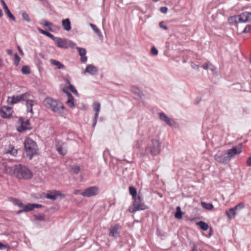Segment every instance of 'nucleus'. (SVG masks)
I'll return each mask as SVG.
<instances>
[{
    "mask_svg": "<svg viewBox=\"0 0 251 251\" xmlns=\"http://www.w3.org/2000/svg\"><path fill=\"white\" fill-rule=\"evenodd\" d=\"M159 118L161 120L164 121L170 126H173L175 124L174 120L167 117V116L164 113H159Z\"/></svg>",
    "mask_w": 251,
    "mask_h": 251,
    "instance_id": "obj_16",
    "label": "nucleus"
},
{
    "mask_svg": "<svg viewBox=\"0 0 251 251\" xmlns=\"http://www.w3.org/2000/svg\"><path fill=\"white\" fill-rule=\"evenodd\" d=\"M160 11L163 13H166L168 11V8L166 7H161L160 8Z\"/></svg>",
    "mask_w": 251,
    "mask_h": 251,
    "instance_id": "obj_47",
    "label": "nucleus"
},
{
    "mask_svg": "<svg viewBox=\"0 0 251 251\" xmlns=\"http://www.w3.org/2000/svg\"><path fill=\"white\" fill-rule=\"evenodd\" d=\"M119 226L117 225L111 227L110 229L109 235L114 237H117L119 234Z\"/></svg>",
    "mask_w": 251,
    "mask_h": 251,
    "instance_id": "obj_21",
    "label": "nucleus"
},
{
    "mask_svg": "<svg viewBox=\"0 0 251 251\" xmlns=\"http://www.w3.org/2000/svg\"><path fill=\"white\" fill-rule=\"evenodd\" d=\"M90 25L92 28V29L94 30L95 32L99 36V37L101 39H102V38H103L102 35L101 34L100 30L97 28V27L95 25H94L92 24H90Z\"/></svg>",
    "mask_w": 251,
    "mask_h": 251,
    "instance_id": "obj_29",
    "label": "nucleus"
},
{
    "mask_svg": "<svg viewBox=\"0 0 251 251\" xmlns=\"http://www.w3.org/2000/svg\"><path fill=\"white\" fill-rule=\"evenodd\" d=\"M25 212V211H23V208L22 209L18 211L17 212V214H19L21 213L22 212Z\"/></svg>",
    "mask_w": 251,
    "mask_h": 251,
    "instance_id": "obj_56",
    "label": "nucleus"
},
{
    "mask_svg": "<svg viewBox=\"0 0 251 251\" xmlns=\"http://www.w3.org/2000/svg\"><path fill=\"white\" fill-rule=\"evenodd\" d=\"M250 62H251V57H250Z\"/></svg>",
    "mask_w": 251,
    "mask_h": 251,
    "instance_id": "obj_62",
    "label": "nucleus"
},
{
    "mask_svg": "<svg viewBox=\"0 0 251 251\" xmlns=\"http://www.w3.org/2000/svg\"><path fill=\"white\" fill-rule=\"evenodd\" d=\"M54 40L57 47L60 48H68L69 47L74 48L76 46L75 43L70 40L59 37H55Z\"/></svg>",
    "mask_w": 251,
    "mask_h": 251,
    "instance_id": "obj_6",
    "label": "nucleus"
},
{
    "mask_svg": "<svg viewBox=\"0 0 251 251\" xmlns=\"http://www.w3.org/2000/svg\"><path fill=\"white\" fill-rule=\"evenodd\" d=\"M62 24L64 30L69 31L71 29V23L69 19L63 20L62 22Z\"/></svg>",
    "mask_w": 251,
    "mask_h": 251,
    "instance_id": "obj_23",
    "label": "nucleus"
},
{
    "mask_svg": "<svg viewBox=\"0 0 251 251\" xmlns=\"http://www.w3.org/2000/svg\"><path fill=\"white\" fill-rule=\"evenodd\" d=\"M13 112L11 107L4 106L0 109V115L4 118H9Z\"/></svg>",
    "mask_w": 251,
    "mask_h": 251,
    "instance_id": "obj_13",
    "label": "nucleus"
},
{
    "mask_svg": "<svg viewBox=\"0 0 251 251\" xmlns=\"http://www.w3.org/2000/svg\"><path fill=\"white\" fill-rule=\"evenodd\" d=\"M71 169H72V171L74 173L76 174H77L80 170V167L78 166H75V165L71 167Z\"/></svg>",
    "mask_w": 251,
    "mask_h": 251,
    "instance_id": "obj_40",
    "label": "nucleus"
},
{
    "mask_svg": "<svg viewBox=\"0 0 251 251\" xmlns=\"http://www.w3.org/2000/svg\"><path fill=\"white\" fill-rule=\"evenodd\" d=\"M1 2L2 4L3 5V8H5V7H7L6 4L5 3V2L3 0H1Z\"/></svg>",
    "mask_w": 251,
    "mask_h": 251,
    "instance_id": "obj_53",
    "label": "nucleus"
},
{
    "mask_svg": "<svg viewBox=\"0 0 251 251\" xmlns=\"http://www.w3.org/2000/svg\"><path fill=\"white\" fill-rule=\"evenodd\" d=\"M129 190L130 194L134 200L132 205L129 207V210L130 212L133 213L141 209V201L139 196L137 199H136L137 191L134 187L130 186Z\"/></svg>",
    "mask_w": 251,
    "mask_h": 251,
    "instance_id": "obj_3",
    "label": "nucleus"
},
{
    "mask_svg": "<svg viewBox=\"0 0 251 251\" xmlns=\"http://www.w3.org/2000/svg\"><path fill=\"white\" fill-rule=\"evenodd\" d=\"M97 122V118H96V117H94V122L92 125V126L93 127H95V126L96 125Z\"/></svg>",
    "mask_w": 251,
    "mask_h": 251,
    "instance_id": "obj_50",
    "label": "nucleus"
},
{
    "mask_svg": "<svg viewBox=\"0 0 251 251\" xmlns=\"http://www.w3.org/2000/svg\"><path fill=\"white\" fill-rule=\"evenodd\" d=\"M92 106L94 111L96 112L94 117H96V118H98L99 112L100 110V104L98 101H95L93 103Z\"/></svg>",
    "mask_w": 251,
    "mask_h": 251,
    "instance_id": "obj_25",
    "label": "nucleus"
},
{
    "mask_svg": "<svg viewBox=\"0 0 251 251\" xmlns=\"http://www.w3.org/2000/svg\"><path fill=\"white\" fill-rule=\"evenodd\" d=\"M201 205L203 208L208 210H212L214 208V206L212 204L206 203L204 201H201Z\"/></svg>",
    "mask_w": 251,
    "mask_h": 251,
    "instance_id": "obj_26",
    "label": "nucleus"
},
{
    "mask_svg": "<svg viewBox=\"0 0 251 251\" xmlns=\"http://www.w3.org/2000/svg\"><path fill=\"white\" fill-rule=\"evenodd\" d=\"M19 126H18L17 129L18 131L22 132L26 130H30L32 128L28 121L24 122L22 118H20L18 121Z\"/></svg>",
    "mask_w": 251,
    "mask_h": 251,
    "instance_id": "obj_11",
    "label": "nucleus"
},
{
    "mask_svg": "<svg viewBox=\"0 0 251 251\" xmlns=\"http://www.w3.org/2000/svg\"><path fill=\"white\" fill-rule=\"evenodd\" d=\"M56 150L61 155H65L67 151V145L65 143L58 142L56 145Z\"/></svg>",
    "mask_w": 251,
    "mask_h": 251,
    "instance_id": "obj_14",
    "label": "nucleus"
},
{
    "mask_svg": "<svg viewBox=\"0 0 251 251\" xmlns=\"http://www.w3.org/2000/svg\"><path fill=\"white\" fill-rule=\"evenodd\" d=\"M146 208L145 207H143V205H142V209L143 210V209H146Z\"/></svg>",
    "mask_w": 251,
    "mask_h": 251,
    "instance_id": "obj_60",
    "label": "nucleus"
},
{
    "mask_svg": "<svg viewBox=\"0 0 251 251\" xmlns=\"http://www.w3.org/2000/svg\"><path fill=\"white\" fill-rule=\"evenodd\" d=\"M147 153H150L152 155H156L160 152V143L159 138L157 137L151 139V143L146 149Z\"/></svg>",
    "mask_w": 251,
    "mask_h": 251,
    "instance_id": "obj_4",
    "label": "nucleus"
},
{
    "mask_svg": "<svg viewBox=\"0 0 251 251\" xmlns=\"http://www.w3.org/2000/svg\"><path fill=\"white\" fill-rule=\"evenodd\" d=\"M8 53L11 54L12 53V50H7Z\"/></svg>",
    "mask_w": 251,
    "mask_h": 251,
    "instance_id": "obj_58",
    "label": "nucleus"
},
{
    "mask_svg": "<svg viewBox=\"0 0 251 251\" xmlns=\"http://www.w3.org/2000/svg\"><path fill=\"white\" fill-rule=\"evenodd\" d=\"M3 15L2 11L1 10H0V18Z\"/></svg>",
    "mask_w": 251,
    "mask_h": 251,
    "instance_id": "obj_59",
    "label": "nucleus"
},
{
    "mask_svg": "<svg viewBox=\"0 0 251 251\" xmlns=\"http://www.w3.org/2000/svg\"><path fill=\"white\" fill-rule=\"evenodd\" d=\"M45 197L47 199L51 200H55L58 197L64 198H65V196L64 194L61 193V192L59 191L53 190L49 191L48 193H47Z\"/></svg>",
    "mask_w": 251,
    "mask_h": 251,
    "instance_id": "obj_12",
    "label": "nucleus"
},
{
    "mask_svg": "<svg viewBox=\"0 0 251 251\" xmlns=\"http://www.w3.org/2000/svg\"><path fill=\"white\" fill-rule=\"evenodd\" d=\"M197 225L199 226L200 227V228L203 230H207L209 227L208 224L202 221L198 222L197 223Z\"/></svg>",
    "mask_w": 251,
    "mask_h": 251,
    "instance_id": "obj_30",
    "label": "nucleus"
},
{
    "mask_svg": "<svg viewBox=\"0 0 251 251\" xmlns=\"http://www.w3.org/2000/svg\"><path fill=\"white\" fill-rule=\"evenodd\" d=\"M21 71L23 74L27 75L30 73V69L27 66H24L22 68Z\"/></svg>",
    "mask_w": 251,
    "mask_h": 251,
    "instance_id": "obj_36",
    "label": "nucleus"
},
{
    "mask_svg": "<svg viewBox=\"0 0 251 251\" xmlns=\"http://www.w3.org/2000/svg\"><path fill=\"white\" fill-rule=\"evenodd\" d=\"M25 148L26 154L31 159L32 156L37 153V145L35 142L30 138H27L25 142Z\"/></svg>",
    "mask_w": 251,
    "mask_h": 251,
    "instance_id": "obj_5",
    "label": "nucleus"
},
{
    "mask_svg": "<svg viewBox=\"0 0 251 251\" xmlns=\"http://www.w3.org/2000/svg\"><path fill=\"white\" fill-rule=\"evenodd\" d=\"M159 118L161 120L164 121L170 126H173L175 124L174 120L167 117V116L164 113H159Z\"/></svg>",
    "mask_w": 251,
    "mask_h": 251,
    "instance_id": "obj_15",
    "label": "nucleus"
},
{
    "mask_svg": "<svg viewBox=\"0 0 251 251\" xmlns=\"http://www.w3.org/2000/svg\"><path fill=\"white\" fill-rule=\"evenodd\" d=\"M36 219L39 221H44L45 220V216L43 215H40L35 216Z\"/></svg>",
    "mask_w": 251,
    "mask_h": 251,
    "instance_id": "obj_46",
    "label": "nucleus"
},
{
    "mask_svg": "<svg viewBox=\"0 0 251 251\" xmlns=\"http://www.w3.org/2000/svg\"><path fill=\"white\" fill-rule=\"evenodd\" d=\"M183 213L179 206L176 207V212L175 215V217L177 219H181L182 217Z\"/></svg>",
    "mask_w": 251,
    "mask_h": 251,
    "instance_id": "obj_31",
    "label": "nucleus"
},
{
    "mask_svg": "<svg viewBox=\"0 0 251 251\" xmlns=\"http://www.w3.org/2000/svg\"><path fill=\"white\" fill-rule=\"evenodd\" d=\"M245 207L243 202H240L233 207L230 208L228 210L226 211V215L229 219H234L236 213V211L238 209H243Z\"/></svg>",
    "mask_w": 251,
    "mask_h": 251,
    "instance_id": "obj_9",
    "label": "nucleus"
},
{
    "mask_svg": "<svg viewBox=\"0 0 251 251\" xmlns=\"http://www.w3.org/2000/svg\"><path fill=\"white\" fill-rule=\"evenodd\" d=\"M41 24L48 27L50 30H51V27L53 26V24L51 23H50L46 20H42Z\"/></svg>",
    "mask_w": 251,
    "mask_h": 251,
    "instance_id": "obj_33",
    "label": "nucleus"
},
{
    "mask_svg": "<svg viewBox=\"0 0 251 251\" xmlns=\"http://www.w3.org/2000/svg\"><path fill=\"white\" fill-rule=\"evenodd\" d=\"M239 20L243 22L251 21V12H245L239 16Z\"/></svg>",
    "mask_w": 251,
    "mask_h": 251,
    "instance_id": "obj_18",
    "label": "nucleus"
},
{
    "mask_svg": "<svg viewBox=\"0 0 251 251\" xmlns=\"http://www.w3.org/2000/svg\"><path fill=\"white\" fill-rule=\"evenodd\" d=\"M29 97L30 94L26 92L22 95L9 97L8 98L7 101L9 103L14 104L20 101L25 100H26L29 99Z\"/></svg>",
    "mask_w": 251,
    "mask_h": 251,
    "instance_id": "obj_7",
    "label": "nucleus"
},
{
    "mask_svg": "<svg viewBox=\"0 0 251 251\" xmlns=\"http://www.w3.org/2000/svg\"><path fill=\"white\" fill-rule=\"evenodd\" d=\"M66 81L67 82V84L69 85L70 90L72 91L74 94L77 95V92L75 87H74L73 85L71 84V83H70L68 79H66Z\"/></svg>",
    "mask_w": 251,
    "mask_h": 251,
    "instance_id": "obj_37",
    "label": "nucleus"
},
{
    "mask_svg": "<svg viewBox=\"0 0 251 251\" xmlns=\"http://www.w3.org/2000/svg\"><path fill=\"white\" fill-rule=\"evenodd\" d=\"M247 164L248 166H251V156L248 158L247 161Z\"/></svg>",
    "mask_w": 251,
    "mask_h": 251,
    "instance_id": "obj_49",
    "label": "nucleus"
},
{
    "mask_svg": "<svg viewBox=\"0 0 251 251\" xmlns=\"http://www.w3.org/2000/svg\"><path fill=\"white\" fill-rule=\"evenodd\" d=\"M1 66V60L0 59V67Z\"/></svg>",
    "mask_w": 251,
    "mask_h": 251,
    "instance_id": "obj_61",
    "label": "nucleus"
},
{
    "mask_svg": "<svg viewBox=\"0 0 251 251\" xmlns=\"http://www.w3.org/2000/svg\"><path fill=\"white\" fill-rule=\"evenodd\" d=\"M44 105L53 112L61 114L64 112L65 107L63 104L58 100L50 98H46L44 101Z\"/></svg>",
    "mask_w": 251,
    "mask_h": 251,
    "instance_id": "obj_2",
    "label": "nucleus"
},
{
    "mask_svg": "<svg viewBox=\"0 0 251 251\" xmlns=\"http://www.w3.org/2000/svg\"><path fill=\"white\" fill-rule=\"evenodd\" d=\"M202 68L204 69H208V64L207 63H205L202 65Z\"/></svg>",
    "mask_w": 251,
    "mask_h": 251,
    "instance_id": "obj_54",
    "label": "nucleus"
},
{
    "mask_svg": "<svg viewBox=\"0 0 251 251\" xmlns=\"http://www.w3.org/2000/svg\"><path fill=\"white\" fill-rule=\"evenodd\" d=\"M241 152V150L238 151L237 149L236 148L234 147L231 149L228 150L226 154H227V155H228V156L229 157V158L230 159L232 156L235 155L237 154L240 153Z\"/></svg>",
    "mask_w": 251,
    "mask_h": 251,
    "instance_id": "obj_22",
    "label": "nucleus"
},
{
    "mask_svg": "<svg viewBox=\"0 0 251 251\" xmlns=\"http://www.w3.org/2000/svg\"><path fill=\"white\" fill-rule=\"evenodd\" d=\"M14 59L15 61V64L16 66H18L20 61V58L17 53L14 55Z\"/></svg>",
    "mask_w": 251,
    "mask_h": 251,
    "instance_id": "obj_42",
    "label": "nucleus"
},
{
    "mask_svg": "<svg viewBox=\"0 0 251 251\" xmlns=\"http://www.w3.org/2000/svg\"><path fill=\"white\" fill-rule=\"evenodd\" d=\"M22 17L24 20L26 21L27 22H30L31 20L29 17L28 15L25 13L24 12L22 13Z\"/></svg>",
    "mask_w": 251,
    "mask_h": 251,
    "instance_id": "obj_41",
    "label": "nucleus"
},
{
    "mask_svg": "<svg viewBox=\"0 0 251 251\" xmlns=\"http://www.w3.org/2000/svg\"><path fill=\"white\" fill-rule=\"evenodd\" d=\"M5 10V13L7 14V16L11 19L12 21H15V18L13 16V15L11 13L9 9H8V7H5L4 8Z\"/></svg>",
    "mask_w": 251,
    "mask_h": 251,
    "instance_id": "obj_32",
    "label": "nucleus"
},
{
    "mask_svg": "<svg viewBox=\"0 0 251 251\" xmlns=\"http://www.w3.org/2000/svg\"><path fill=\"white\" fill-rule=\"evenodd\" d=\"M10 201L12 202L14 205H17L20 207H22L23 206L22 202L19 200L15 198H9Z\"/></svg>",
    "mask_w": 251,
    "mask_h": 251,
    "instance_id": "obj_28",
    "label": "nucleus"
},
{
    "mask_svg": "<svg viewBox=\"0 0 251 251\" xmlns=\"http://www.w3.org/2000/svg\"><path fill=\"white\" fill-rule=\"evenodd\" d=\"M214 159L220 163L227 164L230 161L229 157L226 153L218 151L214 156Z\"/></svg>",
    "mask_w": 251,
    "mask_h": 251,
    "instance_id": "obj_10",
    "label": "nucleus"
},
{
    "mask_svg": "<svg viewBox=\"0 0 251 251\" xmlns=\"http://www.w3.org/2000/svg\"><path fill=\"white\" fill-rule=\"evenodd\" d=\"M151 53L153 55H156L158 54V50L154 47H153L151 49Z\"/></svg>",
    "mask_w": 251,
    "mask_h": 251,
    "instance_id": "obj_44",
    "label": "nucleus"
},
{
    "mask_svg": "<svg viewBox=\"0 0 251 251\" xmlns=\"http://www.w3.org/2000/svg\"><path fill=\"white\" fill-rule=\"evenodd\" d=\"M33 205V209L35 208H38V207H40L42 206L40 204H32Z\"/></svg>",
    "mask_w": 251,
    "mask_h": 251,
    "instance_id": "obj_51",
    "label": "nucleus"
},
{
    "mask_svg": "<svg viewBox=\"0 0 251 251\" xmlns=\"http://www.w3.org/2000/svg\"><path fill=\"white\" fill-rule=\"evenodd\" d=\"M10 247L8 244H3L0 243V250L9 249Z\"/></svg>",
    "mask_w": 251,
    "mask_h": 251,
    "instance_id": "obj_45",
    "label": "nucleus"
},
{
    "mask_svg": "<svg viewBox=\"0 0 251 251\" xmlns=\"http://www.w3.org/2000/svg\"><path fill=\"white\" fill-rule=\"evenodd\" d=\"M4 171L5 173L19 179H29L33 176L32 172L21 164L15 165L12 167L6 166Z\"/></svg>",
    "mask_w": 251,
    "mask_h": 251,
    "instance_id": "obj_1",
    "label": "nucleus"
},
{
    "mask_svg": "<svg viewBox=\"0 0 251 251\" xmlns=\"http://www.w3.org/2000/svg\"><path fill=\"white\" fill-rule=\"evenodd\" d=\"M192 250L193 251H202L201 250L198 249L195 246H193Z\"/></svg>",
    "mask_w": 251,
    "mask_h": 251,
    "instance_id": "obj_52",
    "label": "nucleus"
},
{
    "mask_svg": "<svg viewBox=\"0 0 251 251\" xmlns=\"http://www.w3.org/2000/svg\"><path fill=\"white\" fill-rule=\"evenodd\" d=\"M77 50L79 52V54L81 56V61L82 62H85L87 61V57L86 56V51L84 48L76 47Z\"/></svg>",
    "mask_w": 251,
    "mask_h": 251,
    "instance_id": "obj_19",
    "label": "nucleus"
},
{
    "mask_svg": "<svg viewBox=\"0 0 251 251\" xmlns=\"http://www.w3.org/2000/svg\"><path fill=\"white\" fill-rule=\"evenodd\" d=\"M50 62L52 65L56 66L58 68V69H64L65 68L64 65L57 60H55L54 59H51L50 60Z\"/></svg>",
    "mask_w": 251,
    "mask_h": 251,
    "instance_id": "obj_27",
    "label": "nucleus"
},
{
    "mask_svg": "<svg viewBox=\"0 0 251 251\" xmlns=\"http://www.w3.org/2000/svg\"><path fill=\"white\" fill-rule=\"evenodd\" d=\"M26 100V106L27 112H30L31 115H33V111L32 109V106L33 105V100H29V99L26 100Z\"/></svg>",
    "mask_w": 251,
    "mask_h": 251,
    "instance_id": "obj_24",
    "label": "nucleus"
},
{
    "mask_svg": "<svg viewBox=\"0 0 251 251\" xmlns=\"http://www.w3.org/2000/svg\"><path fill=\"white\" fill-rule=\"evenodd\" d=\"M159 26H160V27L163 28L165 30H167L168 29V28H167V27L166 26L163 25V22H161L159 24Z\"/></svg>",
    "mask_w": 251,
    "mask_h": 251,
    "instance_id": "obj_48",
    "label": "nucleus"
},
{
    "mask_svg": "<svg viewBox=\"0 0 251 251\" xmlns=\"http://www.w3.org/2000/svg\"><path fill=\"white\" fill-rule=\"evenodd\" d=\"M22 207L23 208V211H25V212L30 211L33 209L32 204H28L26 205L23 204V206Z\"/></svg>",
    "mask_w": 251,
    "mask_h": 251,
    "instance_id": "obj_35",
    "label": "nucleus"
},
{
    "mask_svg": "<svg viewBox=\"0 0 251 251\" xmlns=\"http://www.w3.org/2000/svg\"><path fill=\"white\" fill-rule=\"evenodd\" d=\"M251 29V25H247L245 27L244 29L243 30V32L245 33H247L250 32Z\"/></svg>",
    "mask_w": 251,
    "mask_h": 251,
    "instance_id": "obj_43",
    "label": "nucleus"
},
{
    "mask_svg": "<svg viewBox=\"0 0 251 251\" xmlns=\"http://www.w3.org/2000/svg\"><path fill=\"white\" fill-rule=\"evenodd\" d=\"M38 30L41 33L47 36L48 37L50 38L51 39H52L53 40L54 39L55 37L52 34H50V33H49L47 31H45L42 29H40V28H38Z\"/></svg>",
    "mask_w": 251,
    "mask_h": 251,
    "instance_id": "obj_34",
    "label": "nucleus"
},
{
    "mask_svg": "<svg viewBox=\"0 0 251 251\" xmlns=\"http://www.w3.org/2000/svg\"><path fill=\"white\" fill-rule=\"evenodd\" d=\"M10 150H8L5 151L6 153H10L11 155H15L17 154V150L14 147H11Z\"/></svg>",
    "mask_w": 251,
    "mask_h": 251,
    "instance_id": "obj_39",
    "label": "nucleus"
},
{
    "mask_svg": "<svg viewBox=\"0 0 251 251\" xmlns=\"http://www.w3.org/2000/svg\"><path fill=\"white\" fill-rule=\"evenodd\" d=\"M18 50H19L20 53H21V54L23 55H24V53H23L22 50H21V48L19 46H18Z\"/></svg>",
    "mask_w": 251,
    "mask_h": 251,
    "instance_id": "obj_55",
    "label": "nucleus"
},
{
    "mask_svg": "<svg viewBox=\"0 0 251 251\" xmlns=\"http://www.w3.org/2000/svg\"><path fill=\"white\" fill-rule=\"evenodd\" d=\"M131 91L133 94L137 95L138 96H140V91L139 88L133 86L132 87Z\"/></svg>",
    "mask_w": 251,
    "mask_h": 251,
    "instance_id": "obj_38",
    "label": "nucleus"
},
{
    "mask_svg": "<svg viewBox=\"0 0 251 251\" xmlns=\"http://www.w3.org/2000/svg\"><path fill=\"white\" fill-rule=\"evenodd\" d=\"M79 193V190H75L74 191V193L75 195L78 194Z\"/></svg>",
    "mask_w": 251,
    "mask_h": 251,
    "instance_id": "obj_57",
    "label": "nucleus"
},
{
    "mask_svg": "<svg viewBox=\"0 0 251 251\" xmlns=\"http://www.w3.org/2000/svg\"><path fill=\"white\" fill-rule=\"evenodd\" d=\"M100 193V189L97 186H92L85 189L81 195L85 197H91L98 195Z\"/></svg>",
    "mask_w": 251,
    "mask_h": 251,
    "instance_id": "obj_8",
    "label": "nucleus"
},
{
    "mask_svg": "<svg viewBox=\"0 0 251 251\" xmlns=\"http://www.w3.org/2000/svg\"><path fill=\"white\" fill-rule=\"evenodd\" d=\"M89 73V74L94 75L97 74L98 69L97 68L93 65H89L87 66L83 73L85 74V73Z\"/></svg>",
    "mask_w": 251,
    "mask_h": 251,
    "instance_id": "obj_17",
    "label": "nucleus"
},
{
    "mask_svg": "<svg viewBox=\"0 0 251 251\" xmlns=\"http://www.w3.org/2000/svg\"><path fill=\"white\" fill-rule=\"evenodd\" d=\"M67 96V100L66 103L71 108L74 107V99L72 95L68 92H65Z\"/></svg>",
    "mask_w": 251,
    "mask_h": 251,
    "instance_id": "obj_20",
    "label": "nucleus"
}]
</instances>
